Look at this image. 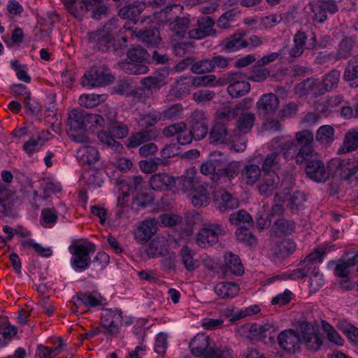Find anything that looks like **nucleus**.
<instances>
[{
	"label": "nucleus",
	"instance_id": "72a5a7b5",
	"mask_svg": "<svg viewBox=\"0 0 358 358\" xmlns=\"http://www.w3.org/2000/svg\"><path fill=\"white\" fill-rule=\"evenodd\" d=\"M215 292L222 299H232L239 292V286L231 282H222L214 287Z\"/></svg>",
	"mask_w": 358,
	"mask_h": 358
},
{
	"label": "nucleus",
	"instance_id": "9b49d317",
	"mask_svg": "<svg viewBox=\"0 0 358 358\" xmlns=\"http://www.w3.org/2000/svg\"><path fill=\"white\" fill-rule=\"evenodd\" d=\"M302 338L299 333L289 329L281 331L278 336V343L284 350L295 353L300 350Z\"/></svg>",
	"mask_w": 358,
	"mask_h": 358
},
{
	"label": "nucleus",
	"instance_id": "c85d7f7f",
	"mask_svg": "<svg viewBox=\"0 0 358 358\" xmlns=\"http://www.w3.org/2000/svg\"><path fill=\"white\" fill-rule=\"evenodd\" d=\"M222 269L224 275H227L228 271L235 275H241L244 273L240 258L231 252L225 255V265Z\"/></svg>",
	"mask_w": 358,
	"mask_h": 358
},
{
	"label": "nucleus",
	"instance_id": "8fccbe9b",
	"mask_svg": "<svg viewBox=\"0 0 358 358\" xmlns=\"http://www.w3.org/2000/svg\"><path fill=\"white\" fill-rule=\"evenodd\" d=\"M315 138L322 144L330 145L334 140V129L330 125L320 127L316 132Z\"/></svg>",
	"mask_w": 358,
	"mask_h": 358
},
{
	"label": "nucleus",
	"instance_id": "603ef678",
	"mask_svg": "<svg viewBox=\"0 0 358 358\" xmlns=\"http://www.w3.org/2000/svg\"><path fill=\"white\" fill-rule=\"evenodd\" d=\"M45 143V138L41 136H33L23 145V150L29 155L31 156L38 152Z\"/></svg>",
	"mask_w": 358,
	"mask_h": 358
},
{
	"label": "nucleus",
	"instance_id": "6e6d98bb",
	"mask_svg": "<svg viewBox=\"0 0 358 358\" xmlns=\"http://www.w3.org/2000/svg\"><path fill=\"white\" fill-rule=\"evenodd\" d=\"M340 76L341 73L339 71L333 69L329 73L323 76L322 80L320 81L324 90H325V93L336 88L338 86Z\"/></svg>",
	"mask_w": 358,
	"mask_h": 358
},
{
	"label": "nucleus",
	"instance_id": "69168bd1",
	"mask_svg": "<svg viewBox=\"0 0 358 358\" xmlns=\"http://www.w3.org/2000/svg\"><path fill=\"white\" fill-rule=\"evenodd\" d=\"M196 192V193L193 194L191 198L192 205L196 208L206 206L210 201V197L206 189L201 186L200 188H197Z\"/></svg>",
	"mask_w": 358,
	"mask_h": 358
},
{
	"label": "nucleus",
	"instance_id": "7c9ffc66",
	"mask_svg": "<svg viewBox=\"0 0 358 358\" xmlns=\"http://www.w3.org/2000/svg\"><path fill=\"white\" fill-rule=\"evenodd\" d=\"M306 194L300 190H296L289 196L287 207L293 214H299L305 208V202L306 201Z\"/></svg>",
	"mask_w": 358,
	"mask_h": 358
},
{
	"label": "nucleus",
	"instance_id": "6e6552de",
	"mask_svg": "<svg viewBox=\"0 0 358 358\" xmlns=\"http://www.w3.org/2000/svg\"><path fill=\"white\" fill-rule=\"evenodd\" d=\"M306 158L303 163L306 164L305 173L307 176L317 182L327 181L329 178V173L327 172L324 164L317 158V155L315 153Z\"/></svg>",
	"mask_w": 358,
	"mask_h": 358
},
{
	"label": "nucleus",
	"instance_id": "ea45409f",
	"mask_svg": "<svg viewBox=\"0 0 358 358\" xmlns=\"http://www.w3.org/2000/svg\"><path fill=\"white\" fill-rule=\"evenodd\" d=\"M262 172V169L257 164L246 165L241 170L243 180L247 185H253L259 179Z\"/></svg>",
	"mask_w": 358,
	"mask_h": 358
},
{
	"label": "nucleus",
	"instance_id": "aec40b11",
	"mask_svg": "<svg viewBox=\"0 0 358 358\" xmlns=\"http://www.w3.org/2000/svg\"><path fill=\"white\" fill-rule=\"evenodd\" d=\"M168 241L164 236H157L146 247L145 252L150 258L164 257L168 252Z\"/></svg>",
	"mask_w": 358,
	"mask_h": 358
},
{
	"label": "nucleus",
	"instance_id": "f3484780",
	"mask_svg": "<svg viewBox=\"0 0 358 358\" xmlns=\"http://www.w3.org/2000/svg\"><path fill=\"white\" fill-rule=\"evenodd\" d=\"M158 135L155 129H141L138 132L132 133L126 141V146L129 149L136 148L139 145L155 140Z\"/></svg>",
	"mask_w": 358,
	"mask_h": 358
},
{
	"label": "nucleus",
	"instance_id": "2eb2a0df",
	"mask_svg": "<svg viewBox=\"0 0 358 358\" xmlns=\"http://www.w3.org/2000/svg\"><path fill=\"white\" fill-rule=\"evenodd\" d=\"M247 35V31L243 29H239L236 33L229 36L223 39L220 46L225 52L229 53L248 46L249 43L243 38Z\"/></svg>",
	"mask_w": 358,
	"mask_h": 358
},
{
	"label": "nucleus",
	"instance_id": "09e8293b",
	"mask_svg": "<svg viewBox=\"0 0 358 358\" xmlns=\"http://www.w3.org/2000/svg\"><path fill=\"white\" fill-rule=\"evenodd\" d=\"M296 250V244L291 239H286L277 245L274 250V255L282 258L289 257Z\"/></svg>",
	"mask_w": 358,
	"mask_h": 358
},
{
	"label": "nucleus",
	"instance_id": "4d7b16f0",
	"mask_svg": "<svg viewBox=\"0 0 358 358\" xmlns=\"http://www.w3.org/2000/svg\"><path fill=\"white\" fill-rule=\"evenodd\" d=\"M250 227L247 225L241 226L236 230V236L238 241L253 246L257 244V238L250 231Z\"/></svg>",
	"mask_w": 358,
	"mask_h": 358
},
{
	"label": "nucleus",
	"instance_id": "774afa93",
	"mask_svg": "<svg viewBox=\"0 0 358 358\" xmlns=\"http://www.w3.org/2000/svg\"><path fill=\"white\" fill-rule=\"evenodd\" d=\"M270 76V71L267 69L254 68L252 70L245 73L246 79L254 82H262Z\"/></svg>",
	"mask_w": 358,
	"mask_h": 358
},
{
	"label": "nucleus",
	"instance_id": "dca6fc26",
	"mask_svg": "<svg viewBox=\"0 0 358 358\" xmlns=\"http://www.w3.org/2000/svg\"><path fill=\"white\" fill-rule=\"evenodd\" d=\"M215 24L214 20L210 16H203L197 20V27L189 31L190 38L202 39L210 35H214L215 31L213 27Z\"/></svg>",
	"mask_w": 358,
	"mask_h": 358
},
{
	"label": "nucleus",
	"instance_id": "cd10ccee",
	"mask_svg": "<svg viewBox=\"0 0 358 358\" xmlns=\"http://www.w3.org/2000/svg\"><path fill=\"white\" fill-rule=\"evenodd\" d=\"M240 163L238 162H228L224 167L213 176V180L217 182L221 179L231 180L240 173Z\"/></svg>",
	"mask_w": 358,
	"mask_h": 358
},
{
	"label": "nucleus",
	"instance_id": "bb28decb",
	"mask_svg": "<svg viewBox=\"0 0 358 358\" xmlns=\"http://www.w3.org/2000/svg\"><path fill=\"white\" fill-rule=\"evenodd\" d=\"M280 169V155L278 152H272L268 154L262 164V171L264 176H270L277 174L276 171Z\"/></svg>",
	"mask_w": 358,
	"mask_h": 358
},
{
	"label": "nucleus",
	"instance_id": "79ce46f5",
	"mask_svg": "<svg viewBox=\"0 0 358 358\" xmlns=\"http://www.w3.org/2000/svg\"><path fill=\"white\" fill-rule=\"evenodd\" d=\"M334 247V245L329 243H324L315 248L311 253L308 255L304 260L305 262L313 263L314 264L318 266V264L322 262L323 258L327 255V253L331 251Z\"/></svg>",
	"mask_w": 358,
	"mask_h": 358
},
{
	"label": "nucleus",
	"instance_id": "412c9836",
	"mask_svg": "<svg viewBox=\"0 0 358 358\" xmlns=\"http://www.w3.org/2000/svg\"><path fill=\"white\" fill-rule=\"evenodd\" d=\"M216 208L222 213L237 208L238 199L228 192H221L214 200Z\"/></svg>",
	"mask_w": 358,
	"mask_h": 358
},
{
	"label": "nucleus",
	"instance_id": "37998d69",
	"mask_svg": "<svg viewBox=\"0 0 358 358\" xmlns=\"http://www.w3.org/2000/svg\"><path fill=\"white\" fill-rule=\"evenodd\" d=\"M179 255L185 268L188 271H194L198 266V261L194 259V252L187 245H183L180 250Z\"/></svg>",
	"mask_w": 358,
	"mask_h": 358
},
{
	"label": "nucleus",
	"instance_id": "e2e57ef3",
	"mask_svg": "<svg viewBox=\"0 0 358 358\" xmlns=\"http://www.w3.org/2000/svg\"><path fill=\"white\" fill-rule=\"evenodd\" d=\"M59 345L54 350L45 347L41 344L38 345L36 352V357L39 358H52L56 356L58 353L60 352L61 348L64 345L62 338H59Z\"/></svg>",
	"mask_w": 358,
	"mask_h": 358
},
{
	"label": "nucleus",
	"instance_id": "3c124183",
	"mask_svg": "<svg viewBox=\"0 0 358 358\" xmlns=\"http://www.w3.org/2000/svg\"><path fill=\"white\" fill-rule=\"evenodd\" d=\"M279 148L283 152L286 160L294 159L296 162V156L299 152V148H298L294 139L285 141L279 145Z\"/></svg>",
	"mask_w": 358,
	"mask_h": 358
},
{
	"label": "nucleus",
	"instance_id": "423d86ee",
	"mask_svg": "<svg viewBox=\"0 0 358 358\" xmlns=\"http://www.w3.org/2000/svg\"><path fill=\"white\" fill-rule=\"evenodd\" d=\"M114 77L108 69L103 66H92L81 79L84 87H103L112 83Z\"/></svg>",
	"mask_w": 358,
	"mask_h": 358
},
{
	"label": "nucleus",
	"instance_id": "473e14b6",
	"mask_svg": "<svg viewBox=\"0 0 358 358\" xmlns=\"http://www.w3.org/2000/svg\"><path fill=\"white\" fill-rule=\"evenodd\" d=\"M77 305L83 304L87 308H94L101 305L103 297L99 294L91 292H79L73 298Z\"/></svg>",
	"mask_w": 358,
	"mask_h": 358
},
{
	"label": "nucleus",
	"instance_id": "f257e3e1",
	"mask_svg": "<svg viewBox=\"0 0 358 358\" xmlns=\"http://www.w3.org/2000/svg\"><path fill=\"white\" fill-rule=\"evenodd\" d=\"M103 120L97 114H91L81 109H73L69 113L67 134L69 137L76 143L88 141L85 131L87 124L94 127V124H101Z\"/></svg>",
	"mask_w": 358,
	"mask_h": 358
},
{
	"label": "nucleus",
	"instance_id": "1a4fd4ad",
	"mask_svg": "<svg viewBox=\"0 0 358 358\" xmlns=\"http://www.w3.org/2000/svg\"><path fill=\"white\" fill-rule=\"evenodd\" d=\"M294 140L299 148V152L296 156V164L301 165L303 164L306 157L315 154L313 148V134L309 130L304 129L296 133Z\"/></svg>",
	"mask_w": 358,
	"mask_h": 358
},
{
	"label": "nucleus",
	"instance_id": "f704fd0d",
	"mask_svg": "<svg viewBox=\"0 0 358 358\" xmlns=\"http://www.w3.org/2000/svg\"><path fill=\"white\" fill-rule=\"evenodd\" d=\"M279 182L280 178L278 174H272L270 176H264L262 182L258 186L259 192L262 195L269 196L277 188Z\"/></svg>",
	"mask_w": 358,
	"mask_h": 358
},
{
	"label": "nucleus",
	"instance_id": "7ed1b4c3",
	"mask_svg": "<svg viewBox=\"0 0 358 358\" xmlns=\"http://www.w3.org/2000/svg\"><path fill=\"white\" fill-rule=\"evenodd\" d=\"M70 13L77 19L81 20L86 15L96 20H101L108 15V8L103 0H82L78 6H71Z\"/></svg>",
	"mask_w": 358,
	"mask_h": 358
},
{
	"label": "nucleus",
	"instance_id": "f8f14e48",
	"mask_svg": "<svg viewBox=\"0 0 358 358\" xmlns=\"http://www.w3.org/2000/svg\"><path fill=\"white\" fill-rule=\"evenodd\" d=\"M188 124L195 141H200L206 137L208 132V122L202 111L193 112Z\"/></svg>",
	"mask_w": 358,
	"mask_h": 358
},
{
	"label": "nucleus",
	"instance_id": "39448f33",
	"mask_svg": "<svg viewBox=\"0 0 358 358\" xmlns=\"http://www.w3.org/2000/svg\"><path fill=\"white\" fill-rule=\"evenodd\" d=\"M69 250L72 255L71 264L76 272H82L90 268L92 260L90 252L95 251V245L88 243L87 245L73 243L71 244Z\"/></svg>",
	"mask_w": 358,
	"mask_h": 358
},
{
	"label": "nucleus",
	"instance_id": "b1692460",
	"mask_svg": "<svg viewBox=\"0 0 358 358\" xmlns=\"http://www.w3.org/2000/svg\"><path fill=\"white\" fill-rule=\"evenodd\" d=\"M296 222L293 220L279 218L276 220L271 229V236L280 237L289 236L295 231Z\"/></svg>",
	"mask_w": 358,
	"mask_h": 358
},
{
	"label": "nucleus",
	"instance_id": "338daca9",
	"mask_svg": "<svg viewBox=\"0 0 358 358\" xmlns=\"http://www.w3.org/2000/svg\"><path fill=\"white\" fill-rule=\"evenodd\" d=\"M58 220L57 211L55 208H43L41 211V224L45 227L53 226Z\"/></svg>",
	"mask_w": 358,
	"mask_h": 358
},
{
	"label": "nucleus",
	"instance_id": "e433bc0d",
	"mask_svg": "<svg viewBox=\"0 0 358 358\" xmlns=\"http://www.w3.org/2000/svg\"><path fill=\"white\" fill-rule=\"evenodd\" d=\"M192 175H193L192 173ZM176 187L182 191L183 192H192L197 191V188H200V186H197V180L194 176H181L180 177L175 178Z\"/></svg>",
	"mask_w": 358,
	"mask_h": 358
},
{
	"label": "nucleus",
	"instance_id": "c9c22d12",
	"mask_svg": "<svg viewBox=\"0 0 358 358\" xmlns=\"http://www.w3.org/2000/svg\"><path fill=\"white\" fill-rule=\"evenodd\" d=\"M228 129L222 122L216 123L209 132V142L212 144L224 143L227 141Z\"/></svg>",
	"mask_w": 358,
	"mask_h": 358
},
{
	"label": "nucleus",
	"instance_id": "49530a36",
	"mask_svg": "<svg viewBox=\"0 0 358 358\" xmlns=\"http://www.w3.org/2000/svg\"><path fill=\"white\" fill-rule=\"evenodd\" d=\"M229 222L232 225L246 224L248 227L253 226L252 216L245 210H239L231 213L229 217Z\"/></svg>",
	"mask_w": 358,
	"mask_h": 358
},
{
	"label": "nucleus",
	"instance_id": "a878e982",
	"mask_svg": "<svg viewBox=\"0 0 358 358\" xmlns=\"http://www.w3.org/2000/svg\"><path fill=\"white\" fill-rule=\"evenodd\" d=\"M356 45V38L345 36L338 43L334 59L339 61L347 59L352 56L353 49Z\"/></svg>",
	"mask_w": 358,
	"mask_h": 358
},
{
	"label": "nucleus",
	"instance_id": "a19ab883",
	"mask_svg": "<svg viewBox=\"0 0 358 358\" xmlns=\"http://www.w3.org/2000/svg\"><path fill=\"white\" fill-rule=\"evenodd\" d=\"M307 40L308 36L304 31L296 32L294 36V46L289 51L290 57L296 58L303 54Z\"/></svg>",
	"mask_w": 358,
	"mask_h": 358
},
{
	"label": "nucleus",
	"instance_id": "bf43d9fd",
	"mask_svg": "<svg viewBox=\"0 0 358 358\" xmlns=\"http://www.w3.org/2000/svg\"><path fill=\"white\" fill-rule=\"evenodd\" d=\"M127 38L126 36H123L117 40L115 39L114 36H113L107 52H112L115 56L122 57L126 54V49L127 48Z\"/></svg>",
	"mask_w": 358,
	"mask_h": 358
},
{
	"label": "nucleus",
	"instance_id": "0e129e2a",
	"mask_svg": "<svg viewBox=\"0 0 358 358\" xmlns=\"http://www.w3.org/2000/svg\"><path fill=\"white\" fill-rule=\"evenodd\" d=\"M141 83L145 90L150 93H152L153 90H159L165 85L162 83V79H159L156 76L145 77L141 80Z\"/></svg>",
	"mask_w": 358,
	"mask_h": 358
},
{
	"label": "nucleus",
	"instance_id": "5fc2aeb1",
	"mask_svg": "<svg viewBox=\"0 0 358 358\" xmlns=\"http://www.w3.org/2000/svg\"><path fill=\"white\" fill-rule=\"evenodd\" d=\"M161 119V114L157 111H151L142 115L138 120L137 124L142 129H148L155 126Z\"/></svg>",
	"mask_w": 358,
	"mask_h": 358
},
{
	"label": "nucleus",
	"instance_id": "393cba45",
	"mask_svg": "<svg viewBox=\"0 0 358 358\" xmlns=\"http://www.w3.org/2000/svg\"><path fill=\"white\" fill-rule=\"evenodd\" d=\"M150 185L157 191L171 190L176 187L175 177L164 173L155 174L151 178Z\"/></svg>",
	"mask_w": 358,
	"mask_h": 358
},
{
	"label": "nucleus",
	"instance_id": "052dcab7",
	"mask_svg": "<svg viewBox=\"0 0 358 358\" xmlns=\"http://www.w3.org/2000/svg\"><path fill=\"white\" fill-rule=\"evenodd\" d=\"M189 23V20L187 17H177L173 22L170 23V29L177 36L184 38L187 33Z\"/></svg>",
	"mask_w": 358,
	"mask_h": 358
},
{
	"label": "nucleus",
	"instance_id": "20e7f679",
	"mask_svg": "<svg viewBox=\"0 0 358 358\" xmlns=\"http://www.w3.org/2000/svg\"><path fill=\"white\" fill-rule=\"evenodd\" d=\"M209 336L203 334H197L189 342L192 353L203 358H227L228 350L209 347Z\"/></svg>",
	"mask_w": 358,
	"mask_h": 358
},
{
	"label": "nucleus",
	"instance_id": "4c0bfd02",
	"mask_svg": "<svg viewBox=\"0 0 358 358\" xmlns=\"http://www.w3.org/2000/svg\"><path fill=\"white\" fill-rule=\"evenodd\" d=\"M255 119L256 117L254 113H241L237 120L235 131H237L238 134H245L248 133L252 128Z\"/></svg>",
	"mask_w": 358,
	"mask_h": 358
},
{
	"label": "nucleus",
	"instance_id": "a18cd8bd",
	"mask_svg": "<svg viewBox=\"0 0 358 358\" xmlns=\"http://www.w3.org/2000/svg\"><path fill=\"white\" fill-rule=\"evenodd\" d=\"M306 94L312 93L315 96L325 94L321 81L318 79L308 78L301 83Z\"/></svg>",
	"mask_w": 358,
	"mask_h": 358
},
{
	"label": "nucleus",
	"instance_id": "9d476101",
	"mask_svg": "<svg viewBox=\"0 0 358 358\" xmlns=\"http://www.w3.org/2000/svg\"><path fill=\"white\" fill-rule=\"evenodd\" d=\"M223 234L222 227L217 224H206L196 236V243L201 248L211 246L218 242L219 236Z\"/></svg>",
	"mask_w": 358,
	"mask_h": 358
},
{
	"label": "nucleus",
	"instance_id": "4468645a",
	"mask_svg": "<svg viewBox=\"0 0 358 358\" xmlns=\"http://www.w3.org/2000/svg\"><path fill=\"white\" fill-rule=\"evenodd\" d=\"M88 43L91 48L101 52H107L113 35L106 29H98L89 32Z\"/></svg>",
	"mask_w": 358,
	"mask_h": 358
},
{
	"label": "nucleus",
	"instance_id": "58836bf2",
	"mask_svg": "<svg viewBox=\"0 0 358 358\" xmlns=\"http://www.w3.org/2000/svg\"><path fill=\"white\" fill-rule=\"evenodd\" d=\"M358 148V129L349 130L345 136L343 145L338 150L341 153H347Z\"/></svg>",
	"mask_w": 358,
	"mask_h": 358
},
{
	"label": "nucleus",
	"instance_id": "6ab92c4d",
	"mask_svg": "<svg viewBox=\"0 0 358 358\" xmlns=\"http://www.w3.org/2000/svg\"><path fill=\"white\" fill-rule=\"evenodd\" d=\"M279 99L273 93L263 94L257 102V108L259 114L266 115L273 113L279 107Z\"/></svg>",
	"mask_w": 358,
	"mask_h": 358
},
{
	"label": "nucleus",
	"instance_id": "5701e85b",
	"mask_svg": "<svg viewBox=\"0 0 358 358\" xmlns=\"http://www.w3.org/2000/svg\"><path fill=\"white\" fill-rule=\"evenodd\" d=\"M157 222L155 218L148 219L136 230V239L143 243L148 241L157 231Z\"/></svg>",
	"mask_w": 358,
	"mask_h": 358
},
{
	"label": "nucleus",
	"instance_id": "a211bd4d",
	"mask_svg": "<svg viewBox=\"0 0 358 358\" xmlns=\"http://www.w3.org/2000/svg\"><path fill=\"white\" fill-rule=\"evenodd\" d=\"M334 164L341 169L340 177L343 180H350L352 178L358 182V163L348 159L334 160Z\"/></svg>",
	"mask_w": 358,
	"mask_h": 358
},
{
	"label": "nucleus",
	"instance_id": "0eeeda50",
	"mask_svg": "<svg viewBox=\"0 0 358 358\" xmlns=\"http://www.w3.org/2000/svg\"><path fill=\"white\" fill-rule=\"evenodd\" d=\"M119 8L118 15L136 24L139 16L145 8V3L138 0H112Z\"/></svg>",
	"mask_w": 358,
	"mask_h": 358
},
{
	"label": "nucleus",
	"instance_id": "864d4df0",
	"mask_svg": "<svg viewBox=\"0 0 358 358\" xmlns=\"http://www.w3.org/2000/svg\"><path fill=\"white\" fill-rule=\"evenodd\" d=\"M169 161L162 159L159 157L150 158L147 160H141L139 162L141 170L146 173H151L157 170L159 165H166Z\"/></svg>",
	"mask_w": 358,
	"mask_h": 358
},
{
	"label": "nucleus",
	"instance_id": "13d9d810",
	"mask_svg": "<svg viewBox=\"0 0 358 358\" xmlns=\"http://www.w3.org/2000/svg\"><path fill=\"white\" fill-rule=\"evenodd\" d=\"M8 196V189L0 187V213L4 216H12L13 203Z\"/></svg>",
	"mask_w": 358,
	"mask_h": 358
},
{
	"label": "nucleus",
	"instance_id": "2f4dec72",
	"mask_svg": "<svg viewBox=\"0 0 358 358\" xmlns=\"http://www.w3.org/2000/svg\"><path fill=\"white\" fill-rule=\"evenodd\" d=\"M244 332L248 331L252 337L266 338L267 333L270 335L274 331L273 324L266 323L264 324H258L256 323L246 324L242 326Z\"/></svg>",
	"mask_w": 358,
	"mask_h": 358
},
{
	"label": "nucleus",
	"instance_id": "de8ad7c7",
	"mask_svg": "<svg viewBox=\"0 0 358 358\" xmlns=\"http://www.w3.org/2000/svg\"><path fill=\"white\" fill-rule=\"evenodd\" d=\"M250 90V84L245 81L235 82L227 87L229 94L233 98H238L245 95Z\"/></svg>",
	"mask_w": 358,
	"mask_h": 358
},
{
	"label": "nucleus",
	"instance_id": "c03bdc74",
	"mask_svg": "<svg viewBox=\"0 0 358 358\" xmlns=\"http://www.w3.org/2000/svg\"><path fill=\"white\" fill-rule=\"evenodd\" d=\"M107 98L105 94H83L78 99V103L81 106L91 108L97 106L99 104L104 102Z\"/></svg>",
	"mask_w": 358,
	"mask_h": 358
},
{
	"label": "nucleus",
	"instance_id": "f03ea898",
	"mask_svg": "<svg viewBox=\"0 0 358 358\" xmlns=\"http://www.w3.org/2000/svg\"><path fill=\"white\" fill-rule=\"evenodd\" d=\"M129 61L119 64L120 68L129 75L145 74L150 69L148 63L150 62V53L140 45H131L126 52Z\"/></svg>",
	"mask_w": 358,
	"mask_h": 358
},
{
	"label": "nucleus",
	"instance_id": "c756f323",
	"mask_svg": "<svg viewBox=\"0 0 358 358\" xmlns=\"http://www.w3.org/2000/svg\"><path fill=\"white\" fill-rule=\"evenodd\" d=\"M343 79L347 82H350V87H358V54L348 62Z\"/></svg>",
	"mask_w": 358,
	"mask_h": 358
},
{
	"label": "nucleus",
	"instance_id": "ddd939ff",
	"mask_svg": "<svg viewBox=\"0 0 358 358\" xmlns=\"http://www.w3.org/2000/svg\"><path fill=\"white\" fill-rule=\"evenodd\" d=\"M310 6L314 14L313 20L320 23L327 19V13L334 14L338 10L335 1L331 0H316Z\"/></svg>",
	"mask_w": 358,
	"mask_h": 358
},
{
	"label": "nucleus",
	"instance_id": "680f3d73",
	"mask_svg": "<svg viewBox=\"0 0 358 358\" xmlns=\"http://www.w3.org/2000/svg\"><path fill=\"white\" fill-rule=\"evenodd\" d=\"M190 70L195 74H204L213 71V64L210 59L194 61V64L190 68Z\"/></svg>",
	"mask_w": 358,
	"mask_h": 358
},
{
	"label": "nucleus",
	"instance_id": "4be33fe9",
	"mask_svg": "<svg viewBox=\"0 0 358 358\" xmlns=\"http://www.w3.org/2000/svg\"><path fill=\"white\" fill-rule=\"evenodd\" d=\"M135 34L139 41L148 46L157 45L162 41L159 29L156 25L141 29L135 31Z\"/></svg>",
	"mask_w": 358,
	"mask_h": 358
}]
</instances>
